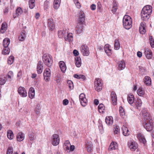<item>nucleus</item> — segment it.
<instances>
[{
    "instance_id": "obj_61",
    "label": "nucleus",
    "mask_w": 154,
    "mask_h": 154,
    "mask_svg": "<svg viewBox=\"0 0 154 154\" xmlns=\"http://www.w3.org/2000/svg\"><path fill=\"white\" fill-rule=\"evenodd\" d=\"M102 10V8L101 5L100 4H98L97 8V11L100 12H101Z\"/></svg>"
},
{
    "instance_id": "obj_57",
    "label": "nucleus",
    "mask_w": 154,
    "mask_h": 154,
    "mask_svg": "<svg viewBox=\"0 0 154 154\" xmlns=\"http://www.w3.org/2000/svg\"><path fill=\"white\" fill-rule=\"evenodd\" d=\"M6 82V80L5 79V77L4 78L2 77H0V85H3Z\"/></svg>"
},
{
    "instance_id": "obj_52",
    "label": "nucleus",
    "mask_w": 154,
    "mask_h": 154,
    "mask_svg": "<svg viewBox=\"0 0 154 154\" xmlns=\"http://www.w3.org/2000/svg\"><path fill=\"white\" fill-rule=\"evenodd\" d=\"M14 56H10L8 60V63L9 65H11L14 62Z\"/></svg>"
},
{
    "instance_id": "obj_24",
    "label": "nucleus",
    "mask_w": 154,
    "mask_h": 154,
    "mask_svg": "<svg viewBox=\"0 0 154 154\" xmlns=\"http://www.w3.org/2000/svg\"><path fill=\"white\" fill-rule=\"evenodd\" d=\"M59 64L61 71L63 72H65L66 69L65 63L63 61H60L59 63Z\"/></svg>"
},
{
    "instance_id": "obj_53",
    "label": "nucleus",
    "mask_w": 154,
    "mask_h": 154,
    "mask_svg": "<svg viewBox=\"0 0 154 154\" xmlns=\"http://www.w3.org/2000/svg\"><path fill=\"white\" fill-rule=\"evenodd\" d=\"M118 148V145H110L109 147V150L112 151Z\"/></svg>"
},
{
    "instance_id": "obj_42",
    "label": "nucleus",
    "mask_w": 154,
    "mask_h": 154,
    "mask_svg": "<svg viewBox=\"0 0 154 154\" xmlns=\"http://www.w3.org/2000/svg\"><path fill=\"white\" fill-rule=\"evenodd\" d=\"M120 48V45L118 40L116 39L115 41L114 48L116 50L119 49Z\"/></svg>"
},
{
    "instance_id": "obj_2",
    "label": "nucleus",
    "mask_w": 154,
    "mask_h": 154,
    "mask_svg": "<svg viewBox=\"0 0 154 154\" xmlns=\"http://www.w3.org/2000/svg\"><path fill=\"white\" fill-rule=\"evenodd\" d=\"M152 12V7L150 5H147L144 6L141 12V19L143 21L147 20L150 17Z\"/></svg>"
},
{
    "instance_id": "obj_14",
    "label": "nucleus",
    "mask_w": 154,
    "mask_h": 154,
    "mask_svg": "<svg viewBox=\"0 0 154 154\" xmlns=\"http://www.w3.org/2000/svg\"><path fill=\"white\" fill-rule=\"evenodd\" d=\"M48 26L50 29L53 30L54 28V25L53 20L52 18H50L48 20Z\"/></svg>"
},
{
    "instance_id": "obj_43",
    "label": "nucleus",
    "mask_w": 154,
    "mask_h": 154,
    "mask_svg": "<svg viewBox=\"0 0 154 154\" xmlns=\"http://www.w3.org/2000/svg\"><path fill=\"white\" fill-rule=\"evenodd\" d=\"M119 112L120 114L121 117L123 118L125 116V113L124 109L122 107L120 106L119 108Z\"/></svg>"
},
{
    "instance_id": "obj_40",
    "label": "nucleus",
    "mask_w": 154,
    "mask_h": 154,
    "mask_svg": "<svg viewBox=\"0 0 154 154\" xmlns=\"http://www.w3.org/2000/svg\"><path fill=\"white\" fill-rule=\"evenodd\" d=\"M142 103L141 100L139 98H138L136 101L135 102V103L137 109H138L141 107L142 105Z\"/></svg>"
},
{
    "instance_id": "obj_50",
    "label": "nucleus",
    "mask_w": 154,
    "mask_h": 154,
    "mask_svg": "<svg viewBox=\"0 0 154 154\" xmlns=\"http://www.w3.org/2000/svg\"><path fill=\"white\" fill-rule=\"evenodd\" d=\"M50 0H46L44 2V9L45 10H47L49 7Z\"/></svg>"
},
{
    "instance_id": "obj_8",
    "label": "nucleus",
    "mask_w": 154,
    "mask_h": 154,
    "mask_svg": "<svg viewBox=\"0 0 154 154\" xmlns=\"http://www.w3.org/2000/svg\"><path fill=\"white\" fill-rule=\"evenodd\" d=\"M79 98L82 105L84 106H85L88 101L85 97V94L83 93L79 95Z\"/></svg>"
},
{
    "instance_id": "obj_10",
    "label": "nucleus",
    "mask_w": 154,
    "mask_h": 154,
    "mask_svg": "<svg viewBox=\"0 0 154 154\" xmlns=\"http://www.w3.org/2000/svg\"><path fill=\"white\" fill-rule=\"evenodd\" d=\"M18 93L23 97H25L27 96V93L26 89L23 87L20 86L18 89Z\"/></svg>"
},
{
    "instance_id": "obj_18",
    "label": "nucleus",
    "mask_w": 154,
    "mask_h": 154,
    "mask_svg": "<svg viewBox=\"0 0 154 154\" xmlns=\"http://www.w3.org/2000/svg\"><path fill=\"white\" fill-rule=\"evenodd\" d=\"M76 30L77 33L78 34H79L82 33L83 29V24L80 23H78L76 26Z\"/></svg>"
},
{
    "instance_id": "obj_6",
    "label": "nucleus",
    "mask_w": 154,
    "mask_h": 154,
    "mask_svg": "<svg viewBox=\"0 0 154 154\" xmlns=\"http://www.w3.org/2000/svg\"><path fill=\"white\" fill-rule=\"evenodd\" d=\"M80 50L84 56H88L89 54V48L86 45H82L80 47Z\"/></svg>"
},
{
    "instance_id": "obj_56",
    "label": "nucleus",
    "mask_w": 154,
    "mask_h": 154,
    "mask_svg": "<svg viewBox=\"0 0 154 154\" xmlns=\"http://www.w3.org/2000/svg\"><path fill=\"white\" fill-rule=\"evenodd\" d=\"M55 80L57 83H60L61 80V76L60 74H57L55 78Z\"/></svg>"
},
{
    "instance_id": "obj_45",
    "label": "nucleus",
    "mask_w": 154,
    "mask_h": 154,
    "mask_svg": "<svg viewBox=\"0 0 154 154\" xmlns=\"http://www.w3.org/2000/svg\"><path fill=\"white\" fill-rule=\"evenodd\" d=\"M10 52V50L8 47H4L2 51V54L4 55L8 54Z\"/></svg>"
},
{
    "instance_id": "obj_41",
    "label": "nucleus",
    "mask_w": 154,
    "mask_h": 154,
    "mask_svg": "<svg viewBox=\"0 0 154 154\" xmlns=\"http://www.w3.org/2000/svg\"><path fill=\"white\" fill-rule=\"evenodd\" d=\"M98 109L100 113H103L105 109V107L103 104H100L98 106Z\"/></svg>"
},
{
    "instance_id": "obj_60",
    "label": "nucleus",
    "mask_w": 154,
    "mask_h": 154,
    "mask_svg": "<svg viewBox=\"0 0 154 154\" xmlns=\"http://www.w3.org/2000/svg\"><path fill=\"white\" fill-rule=\"evenodd\" d=\"M13 153V148L11 147H9L8 149L7 154H12Z\"/></svg>"
},
{
    "instance_id": "obj_28",
    "label": "nucleus",
    "mask_w": 154,
    "mask_h": 154,
    "mask_svg": "<svg viewBox=\"0 0 154 154\" xmlns=\"http://www.w3.org/2000/svg\"><path fill=\"white\" fill-rule=\"evenodd\" d=\"M134 97L132 94H128L127 97V100L128 103L131 104L133 103L134 101Z\"/></svg>"
},
{
    "instance_id": "obj_34",
    "label": "nucleus",
    "mask_w": 154,
    "mask_h": 154,
    "mask_svg": "<svg viewBox=\"0 0 154 154\" xmlns=\"http://www.w3.org/2000/svg\"><path fill=\"white\" fill-rule=\"evenodd\" d=\"M75 64L76 66L78 67L81 66V60L79 57H76L75 58Z\"/></svg>"
},
{
    "instance_id": "obj_15",
    "label": "nucleus",
    "mask_w": 154,
    "mask_h": 154,
    "mask_svg": "<svg viewBox=\"0 0 154 154\" xmlns=\"http://www.w3.org/2000/svg\"><path fill=\"white\" fill-rule=\"evenodd\" d=\"M43 69V65L41 61H39L38 63L37 66V71L38 74H41L42 72Z\"/></svg>"
},
{
    "instance_id": "obj_27",
    "label": "nucleus",
    "mask_w": 154,
    "mask_h": 154,
    "mask_svg": "<svg viewBox=\"0 0 154 154\" xmlns=\"http://www.w3.org/2000/svg\"><path fill=\"white\" fill-rule=\"evenodd\" d=\"M105 122L107 125H112L113 123L112 117L111 116H107L105 119Z\"/></svg>"
},
{
    "instance_id": "obj_7",
    "label": "nucleus",
    "mask_w": 154,
    "mask_h": 154,
    "mask_svg": "<svg viewBox=\"0 0 154 154\" xmlns=\"http://www.w3.org/2000/svg\"><path fill=\"white\" fill-rule=\"evenodd\" d=\"M44 77L45 80L46 82L49 81L50 79L51 71L48 68H46L45 69L44 73Z\"/></svg>"
},
{
    "instance_id": "obj_46",
    "label": "nucleus",
    "mask_w": 154,
    "mask_h": 154,
    "mask_svg": "<svg viewBox=\"0 0 154 154\" xmlns=\"http://www.w3.org/2000/svg\"><path fill=\"white\" fill-rule=\"evenodd\" d=\"M137 93L140 96H143L145 94V91L142 88H139L137 91Z\"/></svg>"
},
{
    "instance_id": "obj_58",
    "label": "nucleus",
    "mask_w": 154,
    "mask_h": 154,
    "mask_svg": "<svg viewBox=\"0 0 154 154\" xmlns=\"http://www.w3.org/2000/svg\"><path fill=\"white\" fill-rule=\"evenodd\" d=\"M74 2L76 7L78 8H80L81 7L80 4L79 3L78 0H74Z\"/></svg>"
},
{
    "instance_id": "obj_36",
    "label": "nucleus",
    "mask_w": 154,
    "mask_h": 154,
    "mask_svg": "<svg viewBox=\"0 0 154 154\" xmlns=\"http://www.w3.org/2000/svg\"><path fill=\"white\" fill-rule=\"evenodd\" d=\"M118 4L116 1H113L112 3V11L113 13H115L116 12L118 9Z\"/></svg>"
},
{
    "instance_id": "obj_35",
    "label": "nucleus",
    "mask_w": 154,
    "mask_h": 154,
    "mask_svg": "<svg viewBox=\"0 0 154 154\" xmlns=\"http://www.w3.org/2000/svg\"><path fill=\"white\" fill-rule=\"evenodd\" d=\"M35 134L33 132H31L29 135L30 143H32V141H33L35 139Z\"/></svg>"
},
{
    "instance_id": "obj_9",
    "label": "nucleus",
    "mask_w": 154,
    "mask_h": 154,
    "mask_svg": "<svg viewBox=\"0 0 154 154\" xmlns=\"http://www.w3.org/2000/svg\"><path fill=\"white\" fill-rule=\"evenodd\" d=\"M51 142L52 144H59L60 142V137L58 134H55L52 136Z\"/></svg>"
},
{
    "instance_id": "obj_62",
    "label": "nucleus",
    "mask_w": 154,
    "mask_h": 154,
    "mask_svg": "<svg viewBox=\"0 0 154 154\" xmlns=\"http://www.w3.org/2000/svg\"><path fill=\"white\" fill-rule=\"evenodd\" d=\"M39 104H37L36 105V107L35 109V111L36 113L37 114L38 112L40 110V109L39 108Z\"/></svg>"
},
{
    "instance_id": "obj_12",
    "label": "nucleus",
    "mask_w": 154,
    "mask_h": 154,
    "mask_svg": "<svg viewBox=\"0 0 154 154\" xmlns=\"http://www.w3.org/2000/svg\"><path fill=\"white\" fill-rule=\"evenodd\" d=\"M144 54L146 58L148 59H151L152 57V51L148 48L145 49Z\"/></svg>"
},
{
    "instance_id": "obj_22",
    "label": "nucleus",
    "mask_w": 154,
    "mask_h": 154,
    "mask_svg": "<svg viewBox=\"0 0 154 154\" xmlns=\"http://www.w3.org/2000/svg\"><path fill=\"white\" fill-rule=\"evenodd\" d=\"M144 83L147 86H150L151 84V80L149 76H146L143 79Z\"/></svg>"
},
{
    "instance_id": "obj_11",
    "label": "nucleus",
    "mask_w": 154,
    "mask_h": 154,
    "mask_svg": "<svg viewBox=\"0 0 154 154\" xmlns=\"http://www.w3.org/2000/svg\"><path fill=\"white\" fill-rule=\"evenodd\" d=\"M146 24L144 22H141L140 25L139 31L140 34H144L146 32Z\"/></svg>"
},
{
    "instance_id": "obj_1",
    "label": "nucleus",
    "mask_w": 154,
    "mask_h": 154,
    "mask_svg": "<svg viewBox=\"0 0 154 154\" xmlns=\"http://www.w3.org/2000/svg\"><path fill=\"white\" fill-rule=\"evenodd\" d=\"M142 116L143 119L146 120L145 124L144 125V128L147 131H152L153 128V125L149 114L146 111H142Z\"/></svg>"
},
{
    "instance_id": "obj_29",
    "label": "nucleus",
    "mask_w": 154,
    "mask_h": 154,
    "mask_svg": "<svg viewBox=\"0 0 154 154\" xmlns=\"http://www.w3.org/2000/svg\"><path fill=\"white\" fill-rule=\"evenodd\" d=\"M67 34V32L66 30H62L59 31L58 32V36L60 38H62L66 36Z\"/></svg>"
},
{
    "instance_id": "obj_38",
    "label": "nucleus",
    "mask_w": 154,
    "mask_h": 154,
    "mask_svg": "<svg viewBox=\"0 0 154 154\" xmlns=\"http://www.w3.org/2000/svg\"><path fill=\"white\" fill-rule=\"evenodd\" d=\"M113 131L115 134H118L120 133V129L119 126L117 125L114 126Z\"/></svg>"
},
{
    "instance_id": "obj_48",
    "label": "nucleus",
    "mask_w": 154,
    "mask_h": 154,
    "mask_svg": "<svg viewBox=\"0 0 154 154\" xmlns=\"http://www.w3.org/2000/svg\"><path fill=\"white\" fill-rule=\"evenodd\" d=\"M149 39L151 47L152 48H154V39H153V37L152 36H149Z\"/></svg>"
},
{
    "instance_id": "obj_17",
    "label": "nucleus",
    "mask_w": 154,
    "mask_h": 154,
    "mask_svg": "<svg viewBox=\"0 0 154 154\" xmlns=\"http://www.w3.org/2000/svg\"><path fill=\"white\" fill-rule=\"evenodd\" d=\"M79 22L82 24H83V23L85 22V15L84 13V12L81 11L79 12Z\"/></svg>"
},
{
    "instance_id": "obj_32",
    "label": "nucleus",
    "mask_w": 154,
    "mask_h": 154,
    "mask_svg": "<svg viewBox=\"0 0 154 154\" xmlns=\"http://www.w3.org/2000/svg\"><path fill=\"white\" fill-rule=\"evenodd\" d=\"M8 25L6 23L4 22L2 24L1 28V32L2 33H4L7 28Z\"/></svg>"
},
{
    "instance_id": "obj_16",
    "label": "nucleus",
    "mask_w": 154,
    "mask_h": 154,
    "mask_svg": "<svg viewBox=\"0 0 154 154\" xmlns=\"http://www.w3.org/2000/svg\"><path fill=\"white\" fill-rule=\"evenodd\" d=\"M23 13V10L20 7H18L16 11V13L13 15V17L14 18L18 17L21 15Z\"/></svg>"
},
{
    "instance_id": "obj_20",
    "label": "nucleus",
    "mask_w": 154,
    "mask_h": 154,
    "mask_svg": "<svg viewBox=\"0 0 154 154\" xmlns=\"http://www.w3.org/2000/svg\"><path fill=\"white\" fill-rule=\"evenodd\" d=\"M28 95L29 97L31 99H32L34 97L35 91L33 88L31 87L29 88V91Z\"/></svg>"
},
{
    "instance_id": "obj_19",
    "label": "nucleus",
    "mask_w": 154,
    "mask_h": 154,
    "mask_svg": "<svg viewBox=\"0 0 154 154\" xmlns=\"http://www.w3.org/2000/svg\"><path fill=\"white\" fill-rule=\"evenodd\" d=\"M137 137L139 141L141 143L145 144L146 143V141L144 136L141 133H139L137 134Z\"/></svg>"
},
{
    "instance_id": "obj_39",
    "label": "nucleus",
    "mask_w": 154,
    "mask_h": 154,
    "mask_svg": "<svg viewBox=\"0 0 154 154\" xmlns=\"http://www.w3.org/2000/svg\"><path fill=\"white\" fill-rule=\"evenodd\" d=\"M7 135L8 139L10 140L12 139L14 137V134L12 131L9 130L7 132Z\"/></svg>"
},
{
    "instance_id": "obj_4",
    "label": "nucleus",
    "mask_w": 154,
    "mask_h": 154,
    "mask_svg": "<svg viewBox=\"0 0 154 154\" xmlns=\"http://www.w3.org/2000/svg\"><path fill=\"white\" fill-rule=\"evenodd\" d=\"M43 60L45 64L48 66H51L53 63L52 57L49 54H45L42 56Z\"/></svg>"
},
{
    "instance_id": "obj_55",
    "label": "nucleus",
    "mask_w": 154,
    "mask_h": 154,
    "mask_svg": "<svg viewBox=\"0 0 154 154\" xmlns=\"http://www.w3.org/2000/svg\"><path fill=\"white\" fill-rule=\"evenodd\" d=\"M128 147L132 151H135L138 147V145H129Z\"/></svg>"
},
{
    "instance_id": "obj_30",
    "label": "nucleus",
    "mask_w": 154,
    "mask_h": 154,
    "mask_svg": "<svg viewBox=\"0 0 154 154\" xmlns=\"http://www.w3.org/2000/svg\"><path fill=\"white\" fill-rule=\"evenodd\" d=\"M61 3V0H54L53 7L54 9H57L59 7Z\"/></svg>"
},
{
    "instance_id": "obj_49",
    "label": "nucleus",
    "mask_w": 154,
    "mask_h": 154,
    "mask_svg": "<svg viewBox=\"0 0 154 154\" xmlns=\"http://www.w3.org/2000/svg\"><path fill=\"white\" fill-rule=\"evenodd\" d=\"M7 76L8 79L10 80V81H11V80L12 78L14 77L13 72L11 71H10L8 73Z\"/></svg>"
},
{
    "instance_id": "obj_54",
    "label": "nucleus",
    "mask_w": 154,
    "mask_h": 154,
    "mask_svg": "<svg viewBox=\"0 0 154 154\" xmlns=\"http://www.w3.org/2000/svg\"><path fill=\"white\" fill-rule=\"evenodd\" d=\"M74 77L75 78H77L78 79H85V76L84 75H78L77 74H75L74 75Z\"/></svg>"
},
{
    "instance_id": "obj_25",
    "label": "nucleus",
    "mask_w": 154,
    "mask_h": 154,
    "mask_svg": "<svg viewBox=\"0 0 154 154\" xmlns=\"http://www.w3.org/2000/svg\"><path fill=\"white\" fill-rule=\"evenodd\" d=\"M110 46L108 44H106L104 46V51L108 55H110L111 54V50L110 48Z\"/></svg>"
},
{
    "instance_id": "obj_37",
    "label": "nucleus",
    "mask_w": 154,
    "mask_h": 154,
    "mask_svg": "<svg viewBox=\"0 0 154 154\" xmlns=\"http://www.w3.org/2000/svg\"><path fill=\"white\" fill-rule=\"evenodd\" d=\"M3 45L4 47H8L10 43V40L8 38H6L3 40Z\"/></svg>"
},
{
    "instance_id": "obj_47",
    "label": "nucleus",
    "mask_w": 154,
    "mask_h": 154,
    "mask_svg": "<svg viewBox=\"0 0 154 154\" xmlns=\"http://www.w3.org/2000/svg\"><path fill=\"white\" fill-rule=\"evenodd\" d=\"M35 0H29V6L31 9L35 7Z\"/></svg>"
},
{
    "instance_id": "obj_64",
    "label": "nucleus",
    "mask_w": 154,
    "mask_h": 154,
    "mask_svg": "<svg viewBox=\"0 0 154 154\" xmlns=\"http://www.w3.org/2000/svg\"><path fill=\"white\" fill-rule=\"evenodd\" d=\"M90 8L92 10L94 11L96 9V6L94 4H92L90 6Z\"/></svg>"
},
{
    "instance_id": "obj_33",
    "label": "nucleus",
    "mask_w": 154,
    "mask_h": 154,
    "mask_svg": "<svg viewBox=\"0 0 154 154\" xmlns=\"http://www.w3.org/2000/svg\"><path fill=\"white\" fill-rule=\"evenodd\" d=\"M123 134L125 136H128L130 133V131L127 127L123 126L122 128Z\"/></svg>"
},
{
    "instance_id": "obj_3",
    "label": "nucleus",
    "mask_w": 154,
    "mask_h": 154,
    "mask_svg": "<svg viewBox=\"0 0 154 154\" xmlns=\"http://www.w3.org/2000/svg\"><path fill=\"white\" fill-rule=\"evenodd\" d=\"M132 20L131 17L128 15H125L123 17V24L124 27L127 29L132 27Z\"/></svg>"
},
{
    "instance_id": "obj_26",
    "label": "nucleus",
    "mask_w": 154,
    "mask_h": 154,
    "mask_svg": "<svg viewBox=\"0 0 154 154\" xmlns=\"http://www.w3.org/2000/svg\"><path fill=\"white\" fill-rule=\"evenodd\" d=\"M64 39L66 41L70 42L72 41L73 40V36L72 34V33H68L67 32V34H66V36L64 37Z\"/></svg>"
},
{
    "instance_id": "obj_5",
    "label": "nucleus",
    "mask_w": 154,
    "mask_h": 154,
    "mask_svg": "<svg viewBox=\"0 0 154 154\" xmlns=\"http://www.w3.org/2000/svg\"><path fill=\"white\" fill-rule=\"evenodd\" d=\"M95 89L98 91H100L102 89L103 82L99 78H96L94 82Z\"/></svg>"
},
{
    "instance_id": "obj_21",
    "label": "nucleus",
    "mask_w": 154,
    "mask_h": 154,
    "mask_svg": "<svg viewBox=\"0 0 154 154\" xmlns=\"http://www.w3.org/2000/svg\"><path fill=\"white\" fill-rule=\"evenodd\" d=\"M26 32L25 30H22L20 33L18 39L20 41H24L26 37Z\"/></svg>"
},
{
    "instance_id": "obj_63",
    "label": "nucleus",
    "mask_w": 154,
    "mask_h": 154,
    "mask_svg": "<svg viewBox=\"0 0 154 154\" xmlns=\"http://www.w3.org/2000/svg\"><path fill=\"white\" fill-rule=\"evenodd\" d=\"M135 142L132 139H130L128 141V144H135Z\"/></svg>"
},
{
    "instance_id": "obj_51",
    "label": "nucleus",
    "mask_w": 154,
    "mask_h": 154,
    "mask_svg": "<svg viewBox=\"0 0 154 154\" xmlns=\"http://www.w3.org/2000/svg\"><path fill=\"white\" fill-rule=\"evenodd\" d=\"M67 84L70 90H72L74 88V85L72 82L71 80H69L67 82Z\"/></svg>"
},
{
    "instance_id": "obj_31",
    "label": "nucleus",
    "mask_w": 154,
    "mask_h": 154,
    "mask_svg": "<svg viewBox=\"0 0 154 154\" xmlns=\"http://www.w3.org/2000/svg\"><path fill=\"white\" fill-rule=\"evenodd\" d=\"M125 66V63L124 61L121 60L119 62L118 69L119 70H121L124 69Z\"/></svg>"
},
{
    "instance_id": "obj_23",
    "label": "nucleus",
    "mask_w": 154,
    "mask_h": 154,
    "mask_svg": "<svg viewBox=\"0 0 154 154\" xmlns=\"http://www.w3.org/2000/svg\"><path fill=\"white\" fill-rule=\"evenodd\" d=\"M24 134L22 132H19L17 136V141H22L24 139Z\"/></svg>"
},
{
    "instance_id": "obj_59",
    "label": "nucleus",
    "mask_w": 154,
    "mask_h": 154,
    "mask_svg": "<svg viewBox=\"0 0 154 154\" xmlns=\"http://www.w3.org/2000/svg\"><path fill=\"white\" fill-rule=\"evenodd\" d=\"M93 145H88L86 147L87 150L88 152H91L92 151L93 147Z\"/></svg>"
},
{
    "instance_id": "obj_44",
    "label": "nucleus",
    "mask_w": 154,
    "mask_h": 154,
    "mask_svg": "<svg viewBox=\"0 0 154 154\" xmlns=\"http://www.w3.org/2000/svg\"><path fill=\"white\" fill-rule=\"evenodd\" d=\"M66 150H69V151H74L75 149V146L74 145H66Z\"/></svg>"
},
{
    "instance_id": "obj_13",
    "label": "nucleus",
    "mask_w": 154,
    "mask_h": 154,
    "mask_svg": "<svg viewBox=\"0 0 154 154\" xmlns=\"http://www.w3.org/2000/svg\"><path fill=\"white\" fill-rule=\"evenodd\" d=\"M110 97L112 104L114 105H116L117 104V96L115 93L114 91H112L111 93Z\"/></svg>"
}]
</instances>
